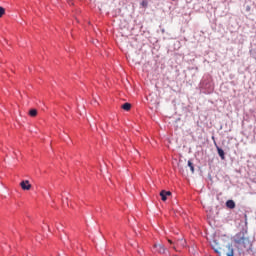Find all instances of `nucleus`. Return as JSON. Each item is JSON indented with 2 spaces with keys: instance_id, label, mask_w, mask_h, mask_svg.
<instances>
[{
  "instance_id": "20e7f679",
  "label": "nucleus",
  "mask_w": 256,
  "mask_h": 256,
  "mask_svg": "<svg viewBox=\"0 0 256 256\" xmlns=\"http://www.w3.org/2000/svg\"><path fill=\"white\" fill-rule=\"evenodd\" d=\"M154 248L156 250V252L160 253V254H164L166 252V248L165 246L161 245V244H156L154 245Z\"/></svg>"
},
{
  "instance_id": "9b49d317",
  "label": "nucleus",
  "mask_w": 256,
  "mask_h": 256,
  "mask_svg": "<svg viewBox=\"0 0 256 256\" xmlns=\"http://www.w3.org/2000/svg\"><path fill=\"white\" fill-rule=\"evenodd\" d=\"M228 249L230 252H228L227 256H234V250L229 246Z\"/></svg>"
},
{
  "instance_id": "f257e3e1",
  "label": "nucleus",
  "mask_w": 256,
  "mask_h": 256,
  "mask_svg": "<svg viewBox=\"0 0 256 256\" xmlns=\"http://www.w3.org/2000/svg\"><path fill=\"white\" fill-rule=\"evenodd\" d=\"M234 242L238 248L244 249L249 245V238H246L243 232H240L234 236Z\"/></svg>"
},
{
  "instance_id": "6e6552de",
  "label": "nucleus",
  "mask_w": 256,
  "mask_h": 256,
  "mask_svg": "<svg viewBox=\"0 0 256 256\" xmlns=\"http://www.w3.org/2000/svg\"><path fill=\"white\" fill-rule=\"evenodd\" d=\"M37 114H38V111L36 109H32L29 111V115L31 117H35V116H37Z\"/></svg>"
},
{
  "instance_id": "4468645a",
  "label": "nucleus",
  "mask_w": 256,
  "mask_h": 256,
  "mask_svg": "<svg viewBox=\"0 0 256 256\" xmlns=\"http://www.w3.org/2000/svg\"><path fill=\"white\" fill-rule=\"evenodd\" d=\"M168 242L171 244V245H173L174 243H173V241H171V240H168Z\"/></svg>"
},
{
  "instance_id": "f03ea898",
  "label": "nucleus",
  "mask_w": 256,
  "mask_h": 256,
  "mask_svg": "<svg viewBox=\"0 0 256 256\" xmlns=\"http://www.w3.org/2000/svg\"><path fill=\"white\" fill-rule=\"evenodd\" d=\"M20 187L23 191H30L32 189V185L30 184L29 180H23L20 183Z\"/></svg>"
},
{
  "instance_id": "2eb2a0df",
  "label": "nucleus",
  "mask_w": 256,
  "mask_h": 256,
  "mask_svg": "<svg viewBox=\"0 0 256 256\" xmlns=\"http://www.w3.org/2000/svg\"><path fill=\"white\" fill-rule=\"evenodd\" d=\"M57 228V230H61V228L60 227H56Z\"/></svg>"
},
{
  "instance_id": "9d476101",
  "label": "nucleus",
  "mask_w": 256,
  "mask_h": 256,
  "mask_svg": "<svg viewBox=\"0 0 256 256\" xmlns=\"http://www.w3.org/2000/svg\"><path fill=\"white\" fill-rule=\"evenodd\" d=\"M141 6H142L143 8H147V7H148V1H147V0H143V1L141 2Z\"/></svg>"
},
{
  "instance_id": "dca6fc26",
  "label": "nucleus",
  "mask_w": 256,
  "mask_h": 256,
  "mask_svg": "<svg viewBox=\"0 0 256 256\" xmlns=\"http://www.w3.org/2000/svg\"><path fill=\"white\" fill-rule=\"evenodd\" d=\"M172 248L175 250V249H176V246H172Z\"/></svg>"
},
{
  "instance_id": "7ed1b4c3",
  "label": "nucleus",
  "mask_w": 256,
  "mask_h": 256,
  "mask_svg": "<svg viewBox=\"0 0 256 256\" xmlns=\"http://www.w3.org/2000/svg\"><path fill=\"white\" fill-rule=\"evenodd\" d=\"M171 195H172V193L170 191L162 190L160 192V197H161L162 201H167V197H170Z\"/></svg>"
},
{
  "instance_id": "0eeeda50",
  "label": "nucleus",
  "mask_w": 256,
  "mask_h": 256,
  "mask_svg": "<svg viewBox=\"0 0 256 256\" xmlns=\"http://www.w3.org/2000/svg\"><path fill=\"white\" fill-rule=\"evenodd\" d=\"M122 108H123L124 110H126V111H129V110H131V104L125 103V104L122 105Z\"/></svg>"
},
{
  "instance_id": "ddd939ff",
  "label": "nucleus",
  "mask_w": 256,
  "mask_h": 256,
  "mask_svg": "<svg viewBox=\"0 0 256 256\" xmlns=\"http://www.w3.org/2000/svg\"><path fill=\"white\" fill-rule=\"evenodd\" d=\"M246 11H247V12L251 11V7L247 6V7H246Z\"/></svg>"
},
{
  "instance_id": "f8f14e48",
  "label": "nucleus",
  "mask_w": 256,
  "mask_h": 256,
  "mask_svg": "<svg viewBox=\"0 0 256 256\" xmlns=\"http://www.w3.org/2000/svg\"><path fill=\"white\" fill-rule=\"evenodd\" d=\"M5 14L4 8L0 7V18Z\"/></svg>"
},
{
  "instance_id": "1a4fd4ad",
  "label": "nucleus",
  "mask_w": 256,
  "mask_h": 256,
  "mask_svg": "<svg viewBox=\"0 0 256 256\" xmlns=\"http://www.w3.org/2000/svg\"><path fill=\"white\" fill-rule=\"evenodd\" d=\"M188 167H190V171H192V173L195 172V168H194V165H193V163L191 162V160H188Z\"/></svg>"
},
{
  "instance_id": "39448f33",
  "label": "nucleus",
  "mask_w": 256,
  "mask_h": 256,
  "mask_svg": "<svg viewBox=\"0 0 256 256\" xmlns=\"http://www.w3.org/2000/svg\"><path fill=\"white\" fill-rule=\"evenodd\" d=\"M217 151H218V154L221 157V159L224 160V158H225L224 150L220 147H217Z\"/></svg>"
},
{
  "instance_id": "423d86ee",
  "label": "nucleus",
  "mask_w": 256,
  "mask_h": 256,
  "mask_svg": "<svg viewBox=\"0 0 256 256\" xmlns=\"http://www.w3.org/2000/svg\"><path fill=\"white\" fill-rule=\"evenodd\" d=\"M226 206H227L228 208H230V209H233V208H235V202H234L233 200H228V201L226 202Z\"/></svg>"
}]
</instances>
